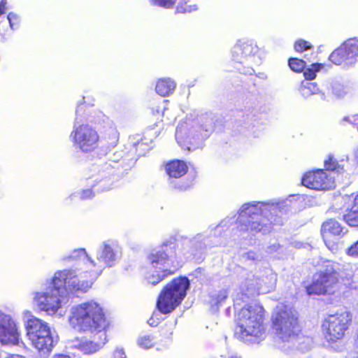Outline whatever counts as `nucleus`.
Masks as SVG:
<instances>
[{"mask_svg": "<svg viewBox=\"0 0 358 358\" xmlns=\"http://www.w3.org/2000/svg\"><path fill=\"white\" fill-rule=\"evenodd\" d=\"M312 47L308 42L303 40H299L295 43L294 48L297 52H302L310 49Z\"/></svg>", "mask_w": 358, "mask_h": 358, "instance_id": "nucleus-36", "label": "nucleus"}, {"mask_svg": "<svg viewBox=\"0 0 358 358\" xmlns=\"http://www.w3.org/2000/svg\"><path fill=\"white\" fill-rule=\"evenodd\" d=\"M27 336L29 339H36L37 337L48 335L50 332V327L46 322L36 318L31 317L27 322Z\"/></svg>", "mask_w": 358, "mask_h": 358, "instance_id": "nucleus-20", "label": "nucleus"}, {"mask_svg": "<svg viewBox=\"0 0 358 358\" xmlns=\"http://www.w3.org/2000/svg\"><path fill=\"white\" fill-rule=\"evenodd\" d=\"M299 90L301 95L304 97H308L312 94H316L319 92L317 84L309 81L303 82Z\"/></svg>", "mask_w": 358, "mask_h": 358, "instance_id": "nucleus-25", "label": "nucleus"}, {"mask_svg": "<svg viewBox=\"0 0 358 358\" xmlns=\"http://www.w3.org/2000/svg\"><path fill=\"white\" fill-rule=\"evenodd\" d=\"M187 171V166L182 161H173L166 166V171L170 178H180L186 173Z\"/></svg>", "mask_w": 358, "mask_h": 358, "instance_id": "nucleus-22", "label": "nucleus"}, {"mask_svg": "<svg viewBox=\"0 0 358 358\" xmlns=\"http://www.w3.org/2000/svg\"><path fill=\"white\" fill-rule=\"evenodd\" d=\"M52 358H70L69 355H63V354H58L55 355Z\"/></svg>", "mask_w": 358, "mask_h": 358, "instance_id": "nucleus-45", "label": "nucleus"}, {"mask_svg": "<svg viewBox=\"0 0 358 358\" xmlns=\"http://www.w3.org/2000/svg\"><path fill=\"white\" fill-rule=\"evenodd\" d=\"M243 258L247 261L259 262L261 261L262 257L255 251H249L243 255Z\"/></svg>", "mask_w": 358, "mask_h": 358, "instance_id": "nucleus-35", "label": "nucleus"}, {"mask_svg": "<svg viewBox=\"0 0 358 358\" xmlns=\"http://www.w3.org/2000/svg\"><path fill=\"white\" fill-rule=\"evenodd\" d=\"M189 286V282L187 278L173 279L161 292L157 301L158 310L163 314L170 313L175 310L185 297Z\"/></svg>", "mask_w": 358, "mask_h": 358, "instance_id": "nucleus-7", "label": "nucleus"}, {"mask_svg": "<svg viewBox=\"0 0 358 358\" xmlns=\"http://www.w3.org/2000/svg\"><path fill=\"white\" fill-rule=\"evenodd\" d=\"M303 186L316 190H327L334 187V182L322 169L306 173L302 178Z\"/></svg>", "mask_w": 358, "mask_h": 358, "instance_id": "nucleus-15", "label": "nucleus"}, {"mask_svg": "<svg viewBox=\"0 0 358 358\" xmlns=\"http://www.w3.org/2000/svg\"><path fill=\"white\" fill-rule=\"evenodd\" d=\"M343 232V228L341 224L334 220H329L323 223L321 229V233L323 240L327 247L331 251L336 249V245L331 241V236H340Z\"/></svg>", "mask_w": 358, "mask_h": 358, "instance_id": "nucleus-18", "label": "nucleus"}, {"mask_svg": "<svg viewBox=\"0 0 358 358\" xmlns=\"http://www.w3.org/2000/svg\"><path fill=\"white\" fill-rule=\"evenodd\" d=\"M341 264L328 262L323 271L315 278V281L307 287L309 295L332 293L334 287L339 282L338 271Z\"/></svg>", "mask_w": 358, "mask_h": 358, "instance_id": "nucleus-10", "label": "nucleus"}, {"mask_svg": "<svg viewBox=\"0 0 358 358\" xmlns=\"http://www.w3.org/2000/svg\"><path fill=\"white\" fill-rule=\"evenodd\" d=\"M5 3L3 2H0V15H2L3 14L6 10V8L5 6Z\"/></svg>", "mask_w": 358, "mask_h": 358, "instance_id": "nucleus-44", "label": "nucleus"}, {"mask_svg": "<svg viewBox=\"0 0 358 358\" xmlns=\"http://www.w3.org/2000/svg\"><path fill=\"white\" fill-rule=\"evenodd\" d=\"M0 343L3 345L23 344L17 324L11 316L3 313H0Z\"/></svg>", "mask_w": 358, "mask_h": 358, "instance_id": "nucleus-13", "label": "nucleus"}, {"mask_svg": "<svg viewBox=\"0 0 358 358\" xmlns=\"http://www.w3.org/2000/svg\"><path fill=\"white\" fill-rule=\"evenodd\" d=\"M228 297L227 289H222L210 296V303L211 306H218L223 303Z\"/></svg>", "mask_w": 358, "mask_h": 358, "instance_id": "nucleus-27", "label": "nucleus"}, {"mask_svg": "<svg viewBox=\"0 0 358 358\" xmlns=\"http://www.w3.org/2000/svg\"><path fill=\"white\" fill-rule=\"evenodd\" d=\"M65 259L81 260L87 264L88 267L90 268L91 258L88 257L85 249L80 248L73 250L69 257L65 258Z\"/></svg>", "mask_w": 358, "mask_h": 358, "instance_id": "nucleus-26", "label": "nucleus"}, {"mask_svg": "<svg viewBox=\"0 0 358 358\" xmlns=\"http://www.w3.org/2000/svg\"><path fill=\"white\" fill-rule=\"evenodd\" d=\"M197 7L196 5L194 6H187V5H179L177 6L176 12L185 13H191L192 11L196 10Z\"/></svg>", "mask_w": 358, "mask_h": 358, "instance_id": "nucleus-39", "label": "nucleus"}, {"mask_svg": "<svg viewBox=\"0 0 358 358\" xmlns=\"http://www.w3.org/2000/svg\"><path fill=\"white\" fill-rule=\"evenodd\" d=\"M324 166L327 170L341 173L343 171V166L338 164V162L334 159L331 155L328 156V159L324 160Z\"/></svg>", "mask_w": 358, "mask_h": 358, "instance_id": "nucleus-28", "label": "nucleus"}, {"mask_svg": "<svg viewBox=\"0 0 358 358\" xmlns=\"http://www.w3.org/2000/svg\"><path fill=\"white\" fill-rule=\"evenodd\" d=\"M331 91L333 94L336 97H343L348 93L349 88L339 83H334L331 85Z\"/></svg>", "mask_w": 358, "mask_h": 358, "instance_id": "nucleus-31", "label": "nucleus"}, {"mask_svg": "<svg viewBox=\"0 0 358 358\" xmlns=\"http://www.w3.org/2000/svg\"><path fill=\"white\" fill-rule=\"evenodd\" d=\"M8 20L9 22V24H10V27L12 29H14V26L15 24H17L18 23V17L16 14L13 13H10L8 15Z\"/></svg>", "mask_w": 358, "mask_h": 358, "instance_id": "nucleus-40", "label": "nucleus"}, {"mask_svg": "<svg viewBox=\"0 0 358 358\" xmlns=\"http://www.w3.org/2000/svg\"><path fill=\"white\" fill-rule=\"evenodd\" d=\"M358 358V357H357Z\"/></svg>", "mask_w": 358, "mask_h": 358, "instance_id": "nucleus-52", "label": "nucleus"}, {"mask_svg": "<svg viewBox=\"0 0 358 358\" xmlns=\"http://www.w3.org/2000/svg\"><path fill=\"white\" fill-rule=\"evenodd\" d=\"M329 59L336 65H343L345 68L354 66L357 61L343 44L331 53Z\"/></svg>", "mask_w": 358, "mask_h": 358, "instance_id": "nucleus-19", "label": "nucleus"}, {"mask_svg": "<svg viewBox=\"0 0 358 358\" xmlns=\"http://www.w3.org/2000/svg\"><path fill=\"white\" fill-rule=\"evenodd\" d=\"M32 345L36 348L39 352L43 355H48L54 347L57 340H55L51 334V332L48 335H43L37 337L36 339H30Z\"/></svg>", "mask_w": 358, "mask_h": 358, "instance_id": "nucleus-21", "label": "nucleus"}, {"mask_svg": "<svg viewBox=\"0 0 358 358\" xmlns=\"http://www.w3.org/2000/svg\"><path fill=\"white\" fill-rule=\"evenodd\" d=\"M77 120L76 117L70 138L76 149L84 152H91L98 146L99 134L92 126L79 124Z\"/></svg>", "mask_w": 358, "mask_h": 358, "instance_id": "nucleus-11", "label": "nucleus"}, {"mask_svg": "<svg viewBox=\"0 0 358 358\" xmlns=\"http://www.w3.org/2000/svg\"><path fill=\"white\" fill-rule=\"evenodd\" d=\"M279 248H280L279 245H273L272 247L270 248V251L271 252L277 251Z\"/></svg>", "mask_w": 358, "mask_h": 358, "instance_id": "nucleus-46", "label": "nucleus"}, {"mask_svg": "<svg viewBox=\"0 0 358 358\" xmlns=\"http://www.w3.org/2000/svg\"><path fill=\"white\" fill-rule=\"evenodd\" d=\"M176 0H151V2L154 5L164 8L171 7L176 3Z\"/></svg>", "mask_w": 358, "mask_h": 358, "instance_id": "nucleus-38", "label": "nucleus"}, {"mask_svg": "<svg viewBox=\"0 0 358 358\" xmlns=\"http://www.w3.org/2000/svg\"><path fill=\"white\" fill-rule=\"evenodd\" d=\"M289 66L292 71L296 72H301L305 69L306 63L302 59L291 58L289 59Z\"/></svg>", "mask_w": 358, "mask_h": 358, "instance_id": "nucleus-33", "label": "nucleus"}, {"mask_svg": "<svg viewBox=\"0 0 358 358\" xmlns=\"http://www.w3.org/2000/svg\"><path fill=\"white\" fill-rule=\"evenodd\" d=\"M258 50L257 45L253 41L240 40L232 49L233 59L242 63L243 59L255 55Z\"/></svg>", "mask_w": 358, "mask_h": 358, "instance_id": "nucleus-17", "label": "nucleus"}, {"mask_svg": "<svg viewBox=\"0 0 358 358\" xmlns=\"http://www.w3.org/2000/svg\"><path fill=\"white\" fill-rule=\"evenodd\" d=\"M231 358H241V357H231Z\"/></svg>", "mask_w": 358, "mask_h": 358, "instance_id": "nucleus-51", "label": "nucleus"}, {"mask_svg": "<svg viewBox=\"0 0 358 358\" xmlns=\"http://www.w3.org/2000/svg\"><path fill=\"white\" fill-rule=\"evenodd\" d=\"M120 258V252L110 245L103 243L96 252V261L90 260V268H94V275H99L106 267L113 266Z\"/></svg>", "mask_w": 358, "mask_h": 358, "instance_id": "nucleus-14", "label": "nucleus"}, {"mask_svg": "<svg viewBox=\"0 0 358 358\" xmlns=\"http://www.w3.org/2000/svg\"><path fill=\"white\" fill-rule=\"evenodd\" d=\"M69 322L75 331L93 338L75 344L84 354L96 352L107 342L106 331L110 323L101 306L96 301L90 300L73 306Z\"/></svg>", "mask_w": 358, "mask_h": 358, "instance_id": "nucleus-1", "label": "nucleus"}, {"mask_svg": "<svg viewBox=\"0 0 358 358\" xmlns=\"http://www.w3.org/2000/svg\"><path fill=\"white\" fill-rule=\"evenodd\" d=\"M178 188H179L181 190H185L187 188V186H180Z\"/></svg>", "mask_w": 358, "mask_h": 358, "instance_id": "nucleus-49", "label": "nucleus"}, {"mask_svg": "<svg viewBox=\"0 0 358 358\" xmlns=\"http://www.w3.org/2000/svg\"><path fill=\"white\" fill-rule=\"evenodd\" d=\"M343 45L350 52L352 57H355L357 59L358 57V40L355 38H350L345 41Z\"/></svg>", "mask_w": 358, "mask_h": 358, "instance_id": "nucleus-30", "label": "nucleus"}, {"mask_svg": "<svg viewBox=\"0 0 358 358\" xmlns=\"http://www.w3.org/2000/svg\"><path fill=\"white\" fill-rule=\"evenodd\" d=\"M176 138L178 143L182 147H186L188 150H195L202 145L204 137L189 129L187 125L181 124L176 129Z\"/></svg>", "mask_w": 358, "mask_h": 358, "instance_id": "nucleus-16", "label": "nucleus"}, {"mask_svg": "<svg viewBox=\"0 0 358 358\" xmlns=\"http://www.w3.org/2000/svg\"><path fill=\"white\" fill-rule=\"evenodd\" d=\"M346 254L353 258H358V241L346 250Z\"/></svg>", "mask_w": 358, "mask_h": 358, "instance_id": "nucleus-37", "label": "nucleus"}, {"mask_svg": "<svg viewBox=\"0 0 358 358\" xmlns=\"http://www.w3.org/2000/svg\"><path fill=\"white\" fill-rule=\"evenodd\" d=\"M323 65L322 64H313L310 68H307L304 70L303 76L308 80H313L315 78L316 72L319 71Z\"/></svg>", "mask_w": 358, "mask_h": 358, "instance_id": "nucleus-32", "label": "nucleus"}, {"mask_svg": "<svg viewBox=\"0 0 358 358\" xmlns=\"http://www.w3.org/2000/svg\"><path fill=\"white\" fill-rule=\"evenodd\" d=\"M94 196L92 190L90 189H86V190H83L80 194V197L81 199H90L92 198V196Z\"/></svg>", "mask_w": 358, "mask_h": 358, "instance_id": "nucleus-42", "label": "nucleus"}, {"mask_svg": "<svg viewBox=\"0 0 358 358\" xmlns=\"http://www.w3.org/2000/svg\"><path fill=\"white\" fill-rule=\"evenodd\" d=\"M351 320V315L348 311L329 315L323 324L326 339L329 342L342 339Z\"/></svg>", "mask_w": 358, "mask_h": 358, "instance_id": "nucleus-12", "label": "nucleus"}, {"mask_svg": "<svg viewBox=\"0 0 358 358\" xmlns=\"http://www.w3.org/2000/svg\"><path fill=\"white\" fill-rule=\"evenodd\" d=\"M301 245H302V244H301V243H296L295 246H296V248H301Z\"/></svg>", "mask_w": 358, "mask_h": 358, "instance_id": "nucleus-50", "label": "nucleus"}, {"mask_svg": "<svg viewBox=\"0 0 358 358\" xmlns=\"http://www.w3.org/2000/svg\"><path fill=\"white\" fill-rule=\"evenodd\" d=\"M66 290L54 283V278L44 291L37 292L34 300L41 310L55 314L66 299Z\"/></svg>", "mask_w": 358, "mask_h": 358, "instance_id": "nucleus-9", "label": "nucleus"}, {"mask_svg": "<svg viewBox=\"0 0 358 358\" xmlns=\"http://www.w3.org/2000/svg\"><path fill=\"white\" fill-rule=\"evenodd\" d=\"M339 281L342 280L345 284H349L353 277L352 271L348 268H343L341 266V270L338 271Z\"/></svg>", "mask_w": 358, "mask_h": 358, "instance_id": "nucleus-34", "label": "nucleus"}, {"mask_svg": "<svg viewBox=\"0 0 358 358\" xmlns=\"http://www.w3.org/2000/svg\"><path fill=\"white\" fill-rule=\"evenodd\" d=\"M355 157L357 159L358 162V146L356 148V149L354 151Z\"/></svg>", "mask_w": 358, "mask_h": 358, "instance_id": "nucleus-48", "label": "nucleus"}, {"mask_svg": "<svg viewBox=\"0 0 358 358\" xmlns=\"http://www.w3.org/2000/svg\"><path fill=\"white\" fill-rule=\"evenodd\" d=\"M343 220L350 226L358 227V194L355 197L350 210L343 215Z\"/></svg>", "mask_w": 358, "mask_h": 358, "instance_id": "nucleus-24", "label": "nucleus"}, {"mask_svg": "<svg viewBox=\"0 0 358 358\" xmlns=\"http://www.w3.org/2000/svg\"><path fill=\"white\" fill-rule=\"evenodd\" d=\"M343 122H348L352 124H353L355 127H357L358 130V115H354L352 116H347L345 117L343 119Z\"/></svg>", "mask_w": 358, "mask_h": 358, "instance_id": "nucleus-41", "label": "nucleus"}, {"mask_svg": "<svg viewBox=\"0 0 358 358\" xmlns=\"http://www.w3.org/2000/svg\"><path fill=\"white\" fill-rule=\"evenodd\" d=\"M176 251L173 243L164 244L158 250H154L148 256L151 265L156 269L155 273L148 278V282L155 285L165 277L172 274L171 267L174 265Z\"/></svg>", "mask_w": 358, "mask_h": 358, "instance_id": "nucleus-5", "label": "nucleus"}, {"mask_svg": "<svg viewBox=\"0 0 358 358\" xmlns=\"http://www.w3.org/2000/svg\"><path fill=\"white\" fill-rule=\"evenodd\" d=\"M273 329L283 342L292 341L300 331L299 315L296 310L287 306H278L272 315Z\"/></svg>", "mask_w": 358, "mask_h": 358, "instance_id": "nucleus-4", "label": "nucleus"}, {"mask_svg": "<svg viewBox=\"0 0 358 358\" xmlns=\"http://www.w3.org/2000/svg\"><path fill=\"white\" fill-rule=\"evenodd\" d=\"M276 282L277 275L270 268H265L258 275L247 278L241 286L243 300L272 291L275 287Z\"/></svg>", "mask_w": 358, "mask_h": 358, "instance_id": "nucleus-8", "label": "nucleus"}, {"mask_svg": "<svg viewBox=\"0 0 358 358\" xmlns=\"http://www.w3.org/2000/svg\"><path fill=\"white\" fill-rule=\"evenodd\" d=\"M97 276L94 275L93 271L79 272L78 269H64L55 273L54 283L64 287L66 295L69 292H86Z\"/></svg>", "mask_w": 358, "mask_h": 358, "instance_id": "nucleus-6", "label": "nucleus"}, {"mask_svg": "<svg viewBox=\"0 0 358 358\" xmlns=\"http://www.w3.org/2000/svg\"><path fill=\"white\" fill-rule=\"evenodd\" d=\"M226 220H224L221 222V223L217 227V229L220 228V227H225L226 226Z\"/></svg>", "mask_w": 358, "mask_h": 358, "instance_id": "nucleus-47", "label": "nucleus"}, {"mask_svg": "<svg viewBox=\"0 0 358 358\" xmlns=\"http://www.w3.org/2000/svg\"><path fill=\"white\" fill-rule=\"evenodd\" d=\"M155 343V338L150 335L140 336L137 340L138 345L143 349L151 348L154 346Z\"/></svg>", "mask_w": 358, "mask_h": 358, "instance_id": "nucleus-29", "label": "nucleus"}, {"mask_svg": "<svg viewBox=\"0 0 358 358\" xmlns=\"http://www.w3.org/2000/svg\"><path fill=\"white\" fill-rule=\"evenodd\" d=\"M280 203L258 202L245 203L242 206L237 219L238 228L243 238H250L257 233L266 234L278 223L273 214L281 213Z\"/></svg>", "mask_w": 358, "mask_h": 358, "instance_id": "nucleus-2", "label": "nucleus"}, {"mask_svg": "<svg viewBox=\"0 0 358 358\" xmlns=\"http://www.w3.org/2000/svg\"><path fill=\"white\" fill-rule=\"evenodd\" d=\"M264 333V309L262 306L246 305L238 311L235 334L241 340L256 342Z\"/></svg>", "mask_w": 358, "mask_h": 358, "instance_id": "nucleus-3", "label": "nucleus"}, {"mask_svg": "<svg viewBox=\"0 0 358 358\" xmlns=\"http://www.w3.org/2000/svg\"><path fill=\"white\" fill-rule=\"evenodd\" d=\"M113 358H127L122 350H116L113 353Z\"/></svg>", "mask_w": 358, "mask_h": 358, "instance_id": "nucleus-43", "label": "nucleus"}, {"mask_svg": "<svg viewBox=\"0 0 358 358\" xmlns=\"http://www.w3.org/2000/svg\"><path fill=\"white\" fill-rule=\"evenodd\" d=\"M176 83L171 78L159 79L156 85V92L162 96H169L176 88Z\"/></svg>", "mask_w": 358, "mask_h": 358, "instance_id": "nucleus-23", "label": "nucleus"}]
</instances>
